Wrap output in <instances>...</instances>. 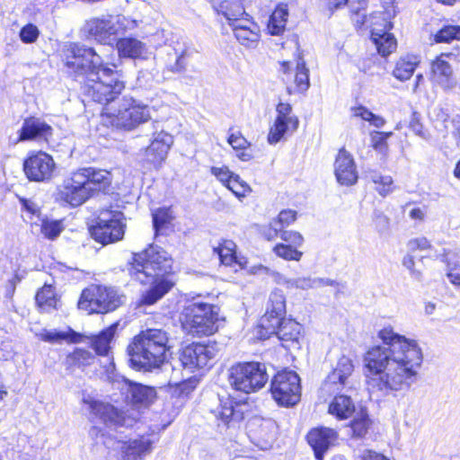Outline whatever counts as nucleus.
<instances>
[{
  "label": "nucleus",
  "mask_w": 460,
  "mask_h": 460,
  "mask_svg": "<svg viewBox=\"0 0 460 460\" xmlns=\"http://www.w3.org/2000/svg\"><path fill=\"white\" fill-rule=\"evenodd\" d=\"M235 243L231 240H225L218 247L215 248L214 251L219 256L220 261L227 266L233 263H239L235 253Z\"/></svg>",
  "instance_id": "a19ab883"
},
{
  "label": "nucleus",
  "mask_w": 460,
  "mask_h": 460,
  "mask_svg": "<svg viewBox=\"0 0 460 460\" xmlns=\"http://www.w3.org/2000/svg\"><path fill=\"white\" fill-rule=\"evenodd\" d=\"M377 336L382 344L369 348L363 363L367 389L378 399L409 390L418 381L423 352L416 340L390 326L380 330Z\"/></svg>",
  "instance_id": "f257e3e1"
},
{
  "label": "nucleus",
  "mask_w": 460,
  "mask_h": 460,
  "mask_svg": "<svg viewBox=\"0 0 460 460\" xmlns=\"http://www.w3.org/2000/svg\"><path fill=\"white\" fill-rule=\"evenodd\" d=\"M420 64V58L415 55L401 57L395 64L393 75L400 81H406L411 77Z\"/></svg>",
  "instance_id": "c9c22d12"
},
{
  "label": "nucleus",
  "mask_w": 460,
  "mask_h": 460,
  "mask_svg": "<svg viewBox=\"0 0 460 460\" xmlns=\"http://www.w3.org/2000/svg\"><path fill=\"white\" fill-rule=\"evenodd\" d=\"M452 54H441L431 63L430 80L443 88H451L455 84L453 69L447 60Z\"/></svg>",
  "instance_id": "4be33fe9"
},
{
  "label": "nucleus",
  "mask_w": 460,
  "mask_h": 460,
  "mask_svg": "<svg viewBox=\"0 0 460 460\" xmlns=\"http://www.w3.org/2000/svg\"><path fill=\"white\" fill-rule=\"evenodd\" d=\"M39 35V29L32 23L26 24L20 31V38L24 43L35 42Z\"/></svg>",
  "instance_id": "052dcab7"
},
{
  "label": "nucleus",
  "mask_w": 460,
  "mask_h": 460,
  "mask_svg": "<svg viewBox=\"0 0 460 460\" xmlns=\"http://www.w3.org/2000/svg\"><path fill=\"white\" fill-rule=\"evenodd\" d=\"M147 284H151V288L143 293L140 305H154L161 299L173 287L174 281L168 278H158L150 280Z\"/></svg>",
  "instance_id": "c85d7f7f"
},
{
  "label": "nucleus",
  "mask_w": 460,
  "mask_h": 460,
  "mask_svg": "<svg viewBox=\"0 0 460 460\" xmlns=\"http://www.w3.org/2000/svg\"><path fill=\"white\" fill-rule=\"evenodd\" d=\"M275 235H278L281 240L286 242L287 245L299 247L304 243V238L301 234L296 231L280 229Z\"/></svg>",
  "instance_id": "6e6d98bb"
},
{
  "label": "nucleus",
  "mask_w": 460,
  "mask_h": 460,
  "mask_svg": "<svg viewBox=\"0 0 460 460\" xmlns=\"http://www.w3.org/2000/svg\"><path fill=\"white\" fill-rule=\"evenodd\" d=\"M379 131H373L370 133L371 145L373 148L379 153H385L387 150V141L381 137Z\"/></svg>",
  "instance_id": "338daca9"
},
{
  "label": "nucleus",
  "mask_w": 460,
  "mask_h": 460,
  "mask_svg": "<svg viewBox=\"0 0 460 460\" xmlns=\"http://www.w3.org/2000/svg\"><path fill=\"white\" fill-rule=\"evenodd\" d=\"M334 173L339 183L350 186L358 181L354 158L345 148L340 149L334 162Z\"/></svg>",
  "instance_id": "6ab92c4d"
},
{
  "label": "nucleus",
  "mask_w": 460,
  "mask_h": 460,
  "mask_svg": "<svg viewBox=\"0 0 460 460\" xmlns=\"http://www.w3.org/2000/svg\"><path fill=\"white\" fill-rule=\"evenodd\" d=\"M217 353L216 344L191 343L182 349L180 359L183 367L192 372L207 367Z\"/></svg>",
  "instance_id": "4468645a"
},
{
  "label": "nucleus",
  "mask_w": 460,
  "mask_h": 460,
  "mask_svg": "<svg viewBox=\"0 0 460 460\" xmlns=\"http://www.w3.org/2000/svg\"><path fill=\"white\" fill-rule=\"evenodd\" d=\"M211 173L217 178L224 185L227 186L230 180L235 175L234 172H230L229 169L226 166L222 167H211Z\"/></svg>",
  "instance_id": "e2e57ef3"
},
{
  "label": "nucleus",
  "mask_w": 460,
  "mask_h": 460,
  "mask_svg": "<svg viewBox=\"0 0 460 460\" xmlns=\"http://www.w3.org/2000/svg\"><path fill=\"white\" fill-rule=\"evenodd\" d=\"M137 26L134 20L118 14H106L87 20L84 31L88 36L104 45H113L119 35Z\"/></svg>",
  "instance_id": "0eeeda50"
},
{
  "label": "nucleus",
  "mask_w": 460,
  "mask_h": 460,
  "mask_svg": "<svg viewBox=\"0 0 460 460\" xmlns=\"http://www.w3.org/2000/svg\"><path fill=\"white\" fill-rule=\"evenodd\" d=\"M433 119L435 122V128L438 130H442L439 127L443 126L446 130H448L450 122L448 119V114L443 108H436L433 111Z\"/></svg>",
  "instance_id": "680f3d73"
},
{
  "label": "nucleus",
  "mask_w": 460,
  "mask_h": 460,
  "mask_svg": "<svg viewBox=\"0 0 460 460\" xmlns=\"http://www.w3.org/2000/svg\"><path fill=\"white\" fill-rule=\"evenodd\" d=\"M125 296L117 288L92 284L80 296L78 308L88 314H108L115 311L125 302Z\"/></svg>",
  "instance_id": "423d86ee"
},
{
  "label": "nucleus",
  "mask_w": 460,
  "mask_h": 460,
  "mask_svg": "<svg viewBox=\"0 0 460 460\" xmlns=\"http://www.w3.org/2000/svg\"><path fill=\"white\" fill-rule=\"evenodd\" d=\"M219 405L212 411L217 426L226 429H236L244 419L242 405L234 402L230 397H219Z\"/></svg>",
  "instance_id": "f3484780"
},
{
  "label": "nucleus",
  "mask_w": 460,
  "mask_h": 460,
  "mask_svg": "<svg viewBox=\"0 0 460 460\" xmlns=\"http://www.w3.org/2000/svg\"><path fill=\"white\" fill-rule=\"evenodd\" d=\"M354 371V365L350 358L343 355L341 356L333 368L332 373L327 377V383L331 385H337L345 386L349 383V378Z\"/></svg>",
  "instance_id": "7c9ffc66"
},
{
  "label": "nucleus",
  "mask_w": 460,
  "mask_h": 460,
  "mask_svg": "<svg viewBox=\"0 0 460 460\" xmlns=\"http://www.w3.org/2000/svg\"><path fill=\"white\" fill-rule=\"evenodd\" d=\"M277 116L270 128L268 142L279 143L286 135L295 132L299 125L298 118L293 114L289 103L279 102L276 107Z\"/></svg>",
  "instance_id": "ddd939ff"
},
{
  "label": "nucleus",
  "mask_w": 460,
  "mask_h": 460,
  "mask_svg": "<svg viewBox=\"0 0 460 460\" xmlns=\"http://www.w3.org/2000/svg\"><path fill=\"white\" fill-rule=\"evenodd\" d=\"M64 230L61 220L43 219L40 226V233L48 239L54 240Z\"/></svg>",
  "instance_id": "49530a36"
},
{
  "label": "nucleus",
  "mask_w": 460,
  "mask_h": 460,
  "mask_svg": "<svg viewBox=\"0 0 460 460\" xmlns=\"http://www.w3.org/2000/svg\"><path fill=\"white\" fill-rule=\"evenodd\" d=\"M175 61L168 64L167 68L173 73H182L186 70L188 65V58L190 57V51L187 47L181 49H173Z\"/></svg>",
  "instance_id": "a18cd8bd"
},
{
  "label": "nucleus",
  "mask_w": 460,
  "mask_h": 460,
  "mask_svg": "<svg viewBox=\"0 0 460 460\" xmlns=\"http://www.w3.org/2000/svg\"><path fill=\"white\" fill-rule=\"evenodd\" d=\"M289 287L296 288L301 289H309L323 285H331L332 281L327 279L324 280L323 279H311V278H298L292 279L287 281Z\"/></svg>",
  "instance_id": "09e8293b"
},
{
  "label": "nucleus",
  "mask_w": 460,
  "mask_h": 460,
  "mask_svg": "<svg viewBox=\"0 0 460 460\" xmlns=\"http://www.w3.org/2000/svg\"><path fill=\"white\" fill-rule=\"evenodd\" d=\"M337 432L329 428H315L307 434V441L314 452L317 460H323V454L333 445Z\"/></svg>",
  "instance_id": "412c9836"
},
{
  "label": "nucleus",
  "mask_w": 460,
  "mask_h": 460,
  "mask_svg": "<svg viewBox=\"0 0 460 460\" xmlns=\"http://www.w3.org/2000/svg\"><path fill=\"white\" fill-rule=\"evenodd\" d=\"M101 116L103 125L130 131L151 119V109L132 97L124 96L115 105L104 107Z\"/></svg>",
  "instance_id": "39448f33"
},
{
  "label": "nucleus",
  "mask_w": 460,
  "mask_h": 460,
  "mask_svg": "<svg viewBox=\"0 0 460 460\" xmlns=\"http://www.w3.org/2000/svg\"><path fill=\"white\" fill-rule=\"evenodd\" d=\"M36 303L44 312H50L57 308L58 299L54 288L50 285H45L36 294Z\"/></svg>",
  "instance_id": "4c0bfd02"
},
{
  "label": "nucleus",
  "mask_w": 460,
  "mask_h": 460,
  "mask_svg": "<svg viewBox=\"0 0 460 460\" xmlns=\"http://www.w3.org/2000/svg\"><path fill=\"white\" fill-rule=\"evenodd\" d=\"M23 171L30 181H45L53 177L56 163L49 154L38 152L24 161Z\"/></svg>",
  "instance_id": "dca6fc26"
},
{
  "label": "nucleus",
  "mask_w": 460,
  "mask_h": 460,
  "mask_svg": "<svg viewBox=\"0 0 460 460\" xmlns=\"http://www.w3.org/2000/svg\"><path fill=\"white\" fill-rule=\"evenodd\" d=\"M94 360V356L89 350L84 349H75L66 358V363L69 366H77L84 367L90 366Z\"/></svg>",
  "instance_id": "c03bdc74"
},
{
  "label": "nucleus",
  "mask_w": 460,
  "mask_h": 460,
  "mask_svg": "<svg viewBox=\"0 0 460 460\" xmlns=\"http://www.w3.org/2000/svg\"><path fill=\"white\" fill-rule=\"evenodd\" d=\"M123 213L118 210H102L96 226L91 229L93 239L102 244L119 241L126 226Z\"/></svg>",
  "instance_id": "9d476101"
},
{
  "label": "nucleus",
  "mask_w": 460,
  "mask_h": 460,
  "mask_svg": "<svg viewBox=\"0 0 460 460\" xmlns=\"http://www.w3.org/2000/svg\"><path fill=\"white\" fill-rule=\"evenodd\" d=\"M228 143L234 150H241L237 156L242 161H249L252 159V155L244 152V149H246L250 144L240 133L231 134L228 137Z\"/></svg>",
  "instance_id": "de8ad7c7"
},
{
  "label": "nucleus",
  "mask_w": 460,
  "mask_h": 460,
  "mask_svg": "<svg viewBox=\"0 0 460 460\" xmlns=\"http://www.w3.org/2000/svg\"><path fill=\"white\" fill-rule=\"evenodd\" d=\"M328 412L338 420H347L356 412V408L349 396L338 395L329 404Z\"/></svg>",
  "instance_id": "72a5a7b5"
},
{
  "label": "nucleus",
  "mask_w": 460,
  "mask_h": 460,
  "mask_svg": "<svg viewBox=\"0 0 460 460\" xmlns=\"http://www.w3.org/2000/svg\"><path fill=\"white\" fill-rule=\"evenodd\" d=\"M449 140L447 142V146H460V123L458 121L452 120L450 122L449 128Z\"/></svg>",
  "instance_id": "0e129e2a"
},
{
  "label": "nucleus",
  "mask_w": 460,
  "mask_h": 460,
  "mask_svg": "<svg viewBox=\"0 0 460 460\" xmlns=\"http://www.w3.org/2000/svg\"><path fill=\"white\" fill-rule=\"evenodd\" d=\"M85 181V176L79 173L78 171L73 172L60 187L58 199L72 207L82 205L91 197Z\"/></svg>",
  "instance_id": "2eb2a0df"
},
{
  "label": "nucleus",
  "mask_w": 460,
  "mask_h": 460,
  "mask_svg": "<svg viewBox=\"0 0 460 460\" xmlns=\"http://www.w3.org/2000/svg\"><path fill=\"white\" fill-rule=\"evenodd\" d=\"M302 326L297 322L292 319H283L276 328V331L271 333L276 334L277 337L283 342L286 348L297 347L298 341L301 337Z\"/></svg>",
  "instance_id": "a878e982"
},
{
  "label": "nucleus",
  "mask_w": 460,
  "mask_h": 460,
  "mask_svg": "<svg viewBox=\"0 0 460 460\" xmlns=\"http://www.w3.org/2000/svg\"><path fill=\"white\" fill-rule=\"evenodd\" d=\"M250 27L237 28L234 33L237 41L247 49H255L261 40L260 26L256 22H247Z\"/></svg>",
  "instance_id": "f704fd0d"
},
{
  "label": "nucleus",
  "mask_w": 460,
  "mask_h": 460,
  "mask_svg": "<svg viewBox=\"0 0 460 460\" xmlns=\"http://www.w3.org/2000/svg\"><path fill=\"white\" fill-rule=\"evenodd\" d=\"M172 216L169 208H159L153 214V224L155 232L160 231L166 224L170 223Z\"/></svg>",
  "instance_id": "4d7b16f0"
},
{
  "label": "nucleus",
  "mask_w": 460,
  "mask_h": 460,
  "mask_svg": "<svg viewBox=\"0 0 460 460\" xmlns=\"http://www.w3.org/2000/svg\"><path fill=\"white\" fill-rule=\"evenodd\" d=\"M79 173L85 176V185L91 196L97 191H104L111 184V173L103 170L93 168H81Z\"/></svg>",
  "instance_id": "cd10ccee"
},
{
  "label": "nucleus",
  "mask_w": 460,
  "mask_h": 460,
  "mask_svg": "<svg viewBox=\"0 0 460 460\" xmlns=\"http://www.w3.org/2000/svg\"><path fill=\"white\" fill-rule=\"evenodd\" d=\"M151 441L141 438L127 441L121 447L123 458L125 460H139L151 451Z\"/></svg>",
  "instance_id": "473e14b6"
},
{
  "label": "nucleus",
  "mask_w": 460,
  "mask_h": 460,
  "mask_svg": "<svg viewBox=\"0 0 460 460\" xmlns=\"http://www.w3.org/2000/svg\"><path fill=\"white\" fill-rule=\"evenodd\" d=\"M348 3L349 0H319V7L323 11L332 13L335 9L340 8Z\"/></svg>",
  "instance_id": "774afa93"
},
{
  "label": "nucleus",
  "mask_w": 460,
  "mask_h": 460,
  "mask_svg": "<svg viewBox=\"0 0 460 460\" xmlns=\"http://www.w3.org/2000/svg\"><path fill=\"white\" fill-rule=\"evenodd\" d=\"M454 40H460V26H456V25L444 26L435 35L436 42L448 43Z\"/></svg>",
  "instance_id": "603ef678"
},
{
  "label": "nucleus",
  "mask_w": 460,
  "mask_h": 460,
  "mask_svg": "<svg viewBox=\"0 0 460 460\" xmlns=\"http://www.w3.org/2000/svg\"><path fill=\"white\" fill-rule=\"evenodd\" d=\"M286 299L281 290H274L270 293L267 304L266 313L260 320L258 326L261 339H267L276 331L280 321L285 319Z\"/></svg>",
  "instance_id": "f8f14e48"
},
{
  "label": "nucleus",
  "mask_w": 460,
  "mask_h": 460,
  "mask_svg": "<svg viewBox=\"0 0 460 460\" xmlns=\"http://www.w3.org/2000/svg\"><path fill=\"white\" fill-rule=\"evenodd\" d=\"M355 413L356 415L350 422L352 435L357 438H362L367 433L370 426V420L367 412L363 409H360Z\"/></svg>",
  "instance_id": "37998d69"
},
{
  "label": "nucleus",
  "mask_w": 460,
  "mask_h": 460,
  "mask_svg": "<svg viewBox=\"0 0 460 460\" xmlns=\"http://www.w3.org/2000/svg\"><path fill=\"white\" fill-rule=\"evenodd\" d=\"M385 21V24L384 29L373 27L371 30V39L375 43L378 53L383 57L390 55L397 47V41L394 36L388 32L392 28V23L387 22V20Z\"/></svg>",
  "instance_id": "393cba45"
},
{
  "label": "nucleus",
  "mask_w": 460,
  "mask_h": 460,
  "mask_svg": "<svg viewBox=\"0 0 460 460\" xmlns=\"http://www.w3.org/2000/svg\"><path fill=\"white\" fill-rule=\"evenodd\" d=\"M115 327L111 326L94 337L92 345L98 355H107L110 349V343L115 333Z\"/></svg>",
  "instance_id": "79ce46f5"
},
{
  "label": "nucleus",
  "mask_w": 460,
  "mask_h": 460,
  "mask_svg": "<svg viewBox=\"0 0 460 460\" xmlns=\"http://www.w3.org/2000/svg\"><path fill=\"white\" fill-rule=\"evenodd\" d=\"M251 427H256L253 437L261 443V447H267L271 445L276 437L277 425L271 420L254 419L250 422Z\"/></svg>",
  "instance_id": "2f4dec72"
},
{
  "label": "nucleus",
  "mask_w": 460,
  "mask_h": 460,
  "mask_svg": "<svg viewBox=\"0 0 460 460\" xmlns=\"http://www.w3.org/2000/svg\"><path fill=\"white\" fill-rule=\"evenodd\" d=\"M236 197L243 198L252 191L250 186L235 174L226 186Z\"/></svg>",
  "instance_id": "5fc2aeb1"
},
{
  "label": "nucleus",
  "mask_w": 460,
  "mask_h": 460,
  "mask_svg": "<svg viewBox=\"0 0 460 460\" xmlns=\"http://www.w3.org/2000/svg\"><path fill=\"white\" fill-rule=\"evenodd\" d=\"M288 17V6L279 4L273 11L268 22V31L271 35H280L284 32Z\"/></svg>",
  "instance_id": "e433bc0d"
},
{
  "label": "nucleus",
  "mask_w": 460,
  "mask_h": 460,
  "mask_svg": "<svg viewBox=\"0 0 460 460\" xmlns=\"http://www.w3.org/2000/svg\"><path fill=\"white\" fill-rule=\"evenodd\" d=\"M37 336L40 340L48 342H58L62 340L66 339L67 337L65 332L49 330H42L40 332L37 334Z\"/></svg>",
  "instance_id": "69168bd1"
},
{
  "label": "nucleus",
  "mask_w": 460,
  "mask_h": 460,
  "mask_svg": "<svg viewBox=\"0 0 460 460\" xmlns=\"http://www.w3.org/2000/svg\"><path fill=\"white\" fill-rule=\"evenodd\" d=\"M371 181L376 185V190L381 196H386L393 190V179L389 175L383 176L377 172L370 174Z\"/></svg>",
  "instance_id": "8fccbe9b"
},
{
  "label": "nucleus",
  "mask_w": 460,
  "mask_h": 460,
  "mask_svg": "<svg viewBox=\"0 0 460 460\" xmlns=\"http://www.w3.org/2000/svg\"><path fill=\"white\" fill-rule=\"evenodd\" d=\"M294 82L296 85L297 91L305 92L309 86V70L303 57L299 54L296 63V74Z\"/></svg>",
  "instance_id": "ea45409f"
},
{
  "label": "nucleus",
  "mask_w": 460,
  "mask_h": 460,
  "mask_svg": "<svg viewBox=\"0 0 460 460\" xmlns=\"http://www.w3.org/2000/svg\"><path fill=\"white\" fill-rule=\"evenodd\" d=\"M273 250L279 257L288 261H299L303 255L296 248L283 243L277 244Z\"/></svg>",
  "instance_id": "864d4df0"
},
{
  "label": "nucleus",
  "mask_w": 460,
  "mask_h": 460,
  "mask_svg": "<svg viewBox=\"0 0 460 460\" xmlns=\"http://www.w3.org/2000/svg\"><path fill=\"white\" fill-rule=\"evenodd\" d=\"M168 343V333L163 329L142 331L128 348L131 366L143 371L159 368L165 361Z\"/></svg>",
  "instance_id": "7ed1b4c3"
},
{
  "label": "nucleus",
  "mask_w": 460,
  "mask_h": 460,
  "mask_svg": "<svg viewBox=\"0 0 460 460\" xmlns=\"http://www.w3.org/2000/svg\"><path fill=\"white\" fill-rule=\"evenodd\" d=\"M407 247L411 252H424L432 250L433 248L431 242L425 236H419L411 239L407 243Z\"/></svg>",
  "instance_id": "bf43d9fd"
},
{
  "label": "nucleus",
  "mask_w": 460,
  "mask_h": 460,
  "mask_svg": "<svg viewBox=\"0 0 460 460\" xmlns=\"http://www.w3.org/2000/svg\"><path fill=\"white\" fill-rule=\"evenodd\" d=\"M268 380L266 367L259 362L238 363L229 369L228 381L231 387L246 394L259 391Z\"/></svg>",
  "instance_id": "6e6552de"
},
{
  "label": "nucleus",
  "mask_w": 460,
  "mask_h": 460,
  "mask_svg": "<svg viewBox=\"0 0 460 460\" xmlns=\"http://www.w3.org/2000/svg\"><path fill=\"white\" fill-rule=\"evenodd\" d=\"M296 219V212L291 209L282 210L277 219L270 222V227L275 234H278L280 229L288 226Z\"/></svg>",
  "instance_id": "3c124183"
},
{
  "label": "nucleus",
  "mask_w": 460,
  "mask_h": 460,
  "mask_svg": "<svg viewBox=\"0 0 460 460\" xmlns=\"http://www.w3.org/2000/svg\"><path fill=\"white\" fill-rule=\"evenodd\" d=\"M457 256L458 252L443 248L441 252L436 251L430 257L443 262L446 265V276L450 283L460 287V273L455 272L460 268V265L455 261Z\"/></svg>",
  "instance_id": "c756f323"
},
{
  "label": "nucleus",
  "mask_w": 460,
  "mask_h": 460,
  "mask_svg": "<svg viewBox=\"0 0 460 460\" xmlns=\"http://www.w3.org/2000/svg\"><path fill=\"white\" fill-rule=\"evenodd\" d=\"M88 409L106 424L122 425L123 417L121 412L110 403L84 399Z\"/></svg>",
  "instance_id": "bb28decb"
},
{
  "label": "nucleus",
  "mask_w": 460,
  "mask_h": 460,
  "mask_svg": "<svg viewBox=\"0 0 460 460\" xmlns=\"http://www.w3.org/2000/svg\"><path fill=\"white\" fill-rule=\"evenodd\" d=\"M115 42L120 58L146 59L150 54L147 46L136 38H122Z\"/></svg>",
  "instance_id": "b1692460"
},
{
  "label": "nucleus",
  "mask_w": 460,
  "mask_h": 460,
  "mask_svg": "<svg viewBox=\"0 0 460 460\" xmlns=\"http://www.w3.org/2000/svg\"><path fill=\"white\" fill-rule=\"evenodd\" d=\"M121 389L127 393V400L136 406H148L156 397L155 388L141 384L124 381Z\"/></svg>",
  "instance_id": "5701e85b"
},
{
  "label": "nucleus",
  "mask_w": 460,
  "mask_h": 460,
  "mask_svg": "<svg viewBox=\"0 0 460 460\" xmlns=\"http://www.w3.org/2000/svg\"><path fill=\"white\" fill-rule=\"evenodd\" d=\"M128 271L132 279L142 284L158 278L171 279L172 259L162 248L150 245L145 251L133 254Z\"/></svg>",
  "instance_id": "20e7f679"
},
{
  "label": "nucleus",
  "mask_w": 460,
  "mask_h": 460,
  "mask_svg": "<svg viewBox=\"0 0 460 460\" xmlns=\"http://www.w3.org/2000/svg\"><path fill=\"white\" fill-rule=\"evenodd\" d=\"M228 2L221 3L217 7V12H220L224 14V16L228 20L229 25L231 26L233 32L234 33L237 31V28H248L250 25L246 22H254L249 16L248 13L244 12L242 13V15L245 17L238 18L235 14L231 13L227 11Z\"/></svg>",
  "instance_id": "58836bf2"
},
{
  "label": "nucleus",
  "mask_w": 460,
  "mask_h": 460,
  "mask_svg": "<svg viewBox=\"0 0 460 460\" xmlns=\"http://www.w3.org/2000/svg\"><path fill=\"white\" fill-rule=\"evenodd\" d=\"M65 65L70 73L75 75H85L84 93L93 102L108 104L124 89V82L120 73L108 66L96 51L92 48L70 45L65 52Z\"/></svg>",
  "instance_id": "f03ea898"
},
{
  "label": "nucleus",
  "mask_w": 460,
  "mask_h": 460,
  "mask_svg": "<svg viewBox=\"0 0 460 460\" xmlns=\"http://www.w3.org/2000/svg\"><path fill=\"white\" fill-rule=\"evenodd\" d=\"M172 144L173 137L171 134L164 130L155 132L150 145L145 149V161L155 167L160 166L166 159Z\"/></svg>",
  "instance_id": "a211bd4d"
},
{
  "label": "nucleus",
  "mask_w": 460,
  "mask_h": 460,
  "mask_svg": "<svg viewBox=\"0 0 460 460\" xmlns=\"http://www.w3.org/2000/svg\"><path fill=\"white\" fill-rule=\"evenodd\" d=\"M52 128L40 118L31 117L24 119L19 130L18 141L45 140L52 136Z\"/></svg>",
  "instance_id": "aec40b11"
},
{
  "label": "nucleus",
  "mask_w": 460,
  "mask_h": 460,
  "mask_svg": "<svg viewBox=\"0 0 460 460\" xmlns=\"http://www.w3.org/2000/svg\"><path fill=\"white\" fill-rule=\"evenodd\" d=\"M270 391L279 404L295 405L300 400V378L294 371H280L273 377Z\"/></svg>",
  "instance_id": "9b49d317"
},
{
  "label": "nucleus",
  "mask_w": 460,
  "mask_h": 460,
  "mask_svg": "<svg viewBox=\"0 0 460 460\" xmlns=\"http://www.w3.org/2000/svg\"><path fill=\"white\" fill-rule=\"evenodd\" d=\"M216 306L208 303L194 302L184 309V325L197 336H208L217 330Z\"/></svg>",
  "instance_id": "1a4fd4ad"
},
{
  "label": "nucleus",
  "mask_w": 460,
  "mask_h": 460,
  "mask_svg": "<svg viewBox=\"0 0 460 460\" xmlns=\"http://www.w3.org/2000/svg\"><path fill=\"white\" fill-rule=\"evenodd\" d=\"M409 128L412 130V132L415 135L419 136L420 137L425 140L429 139V135L426 130H424L423 125L420 122V115L418 112H412L411 119L409 121Z\"/></svg>",
  "instance_id": "13d9d810"
}]
</instances>
